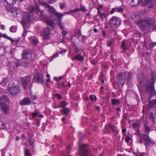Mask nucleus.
Here are the masks:
<instances>
[{
  "label": "nucleus",
  "instance_id": "nucleus-1",
  "mask_svg": "<svg viewBox=\"0 0 156 156\" xmlns=\"http://www.w3.org/2000/svg\"><path fill=\"white\" fill-rule=\"evenodd\" d=\"M156 78L155 74L152 72L145 75L140 74L138 76V87L142 98L143 95H145V97L148 95L150 100L151 97L156 94L154 87Z\"/></svg>",
  "mask_w": 156,
  "mask_h": 156
},
{
  "label": "nucleus",
  "instance_id": "nucleus-2",
  "mask_svg": "<svg viewBox=\"0 0 156 156\" xmlns=\"http://www.w3.org/2000/svg\"><path fill=\"white\" fill-rule=\"evenodd\" d=\"M154 20L151 18H146L144 20L140 19L136 22L140 29L144 32H148L150 29H156V25L154 24Z\"/></svg>",
  "mask_w": 156,
  "mask_h": 156
},
{
  "label": "nucleus",
  "instance_id": "nucleus-3",
  "mask_svg": "<svg viewBox=\"0 0 156 156\" xmlns=\"http://www.w3.org/2000/svg\"><path fill=\"white\" fill-rule=\"evenodd\" d=\"M35 7L32 5H30L28 7V10L29 12L32 13H35L37 14L41 19L45 20L47 24L52 28L55 27V23L52 20L46 18V16L44 13V11L41 10L39 9V5L37 4L35 5Z\"/></svg>",
  "mask_w": 156,
  "mask_h": 156
},
{
  "label": "nucleus",
  "instance_id": "nucleus-4",
  "mask_svg": "<svg viewBox=\"0 0 156 156\" xmlns=\"http://www.w3.org/2000/svg\"><path fill=\"white\" fill-rule=\"evenodd\" d=\"M30 65L31 62L30 61L20 62L13 58H9L8 59L7 63V66L8 67L9 69L11 71H13L15 68H17L20 66L28 67L30 66Z\"/></svg>",
  "mask_w": 156,
  "mask_h": 156
},
{
  "label": "nucleus",
  "instance_id": "nucleus-5",
  "mask_svg": "<svg viewBox=\"0 0 156 156\" xmlns=\"http://www.w3.org/2000/svg\"><path fill=\"white\" fill-rule=\"evenodd\" d=\"M7 5H6L5 9L6 11L10 14L14 15L17 14L16 9L14 8L13 5L16 3V0H4Z\"/></svg>",
  "mask_w": 156,
  "mask_h": 156
},
{
  "label": "nucleus",
  "instance_id": "nucleus-6",
  "mask_svg": "<svg viewBox=\"0 0 156 156\" xmlns=\"http://www.w3.org/2000/svg\"><path fill=\"white\" fill-rule=\"evenodd\" d=\"M31 15L30 13L26 12L24 14L22 18L21 24L23 27H26L28 24L31 21Z\"/></svg>",
  "mask_w": 156,
  "mask_h": 156
},
{
  "label": "nucleus",
  "instance_id": "nucleus-7",
  "mask_svg": "<svg viewBox=\"0 0 156 156\" xmlns=\"http://www.w3.org/2000/svg\"><path fill=\"white\" fill-rule=\"evenodd\" d=\"M44 74L43 73H37L34 75L33 80L35 82L38 83H41L44 85Z\"/></svg>",
  "mask_w": 156,
  "mask_h": 156
},
{
  "label": "nucleus",
  "instance_id": "nucleus-8",
  "mask_svg": "<svg viewBox=\"0 0 156 156\" xmlns=\"http://www.w3.org/2000/svg\"><path fill=\"white\" fill-rule=\"evenodd\" d=\"M79 153L81 156H89L88 155L89 154L88 149L85 144H83L79 147Z\"/></svg>",
  "mask_w": 156,
  "mask_h": 156
},
{
  "label": "nucleus",
  "instance_id": "nucleus-9",
  "mask_svg": "<svg viewBox=\"0 0 156 156\" xmlns=\"http://www.w3.org/2000/svg\"><path fill=\"white\" fill-rule=\"evenodd\" d=\"M108 23L112 26L117 27L120 24L121 20L117 16H113L109 19Z\"/></svg>",
  "mask_w": 156,
  "mask_h": 156
},
{
  "label": "nucleus",
  "instance_id": "nucleus-10",
  "mask_svg": "<svg viewBox=\"0 0 156 156\" xmlns=\"http://www.w3.org/2000/svg\"><path fill=\"white\" fill-rule=\"evenodd\" d=\"M50 32V29L49 27L47 26L43 28L41 32V34L43 40H48L49 39Z\"/></svg>",
  "mask_w": 156,
  "mask_h": 156
},
{
  "label": "nucleus",
  "instance_id": "nucleus-11",
  "mask_svg": "<svg viewBox=\"0 0 156 156\" xmlns=\"http://www.w3.org/2000/svg\"><path fill=\"white\" fill-rule=\"evenodd\" d=\"M142 136V137H141L140 138L143 139L145 141L144 144L147 148H148L151 146L153 145V142L150 139L148 135V133H146L145 134H143Z\"/></svg>",
  "mask_w": 156,
  "mask_h": 156
},
{
  "label": "nucleus",
  "instance_id": "nucleus-12",
  "mask_svg": "<svg viewBox=\"0 0 156 156\" xmlns=\"http://www.w3.org/2000/svg\"><path fill=\"white\" fill-rule=\"evenodd\" d=\"M126 78V73H120L116 77L117 81L123 86Z\"/></svg>",
  "mask_w": 156,
  "mask_h": 156
},
{
  "label": "nucleus",
  "instance_id": "nucleus-13",
  "mask_svg": "<svg viewBox=\"0 0 156 156\" xmlns=\"http://www.w3.org/2000/svg\"><path fill=\"white\" fill-rule=\"evenodd\" d=\"M8 87V91L12 95H15L20 92L19 87L18 86H13L12 87V85L9 84Z\"/></svg>",
  "mask_w": 156,
  "mask_h": 156
},
{
  "label": "nucleus",
  "instance_id": "nucleus-14",
  "mask_svg": "<svg viewBox=\"0 0 156 156\" xmlns=\"http://www.w3.org/2000/svg\"><path fill=\"white\" fill-rule=\"evenodd\" d=\"M31 104V100L29 97H25L19 101L20 106L29 105Z\"/></svg>",
  "mask_w": 156,
  "mask_h": 156
},
{
  "label": "nucleus",
  "instance_id": "nucleus-15",
  "mask_svg": "<svg viewBox=\"0 0 156 156\" xmlns=\"http://www.w3.org/2000/svg\"><path fill=\"white\" fill-rule=\"evenodd\" d=\"M0 108L5 114H8L9 113V105L5 103H0Z\"/></svg>",
  "mask_w": 156,
  "mask_h": 156
},
{
  "label": "nucleus",
  "instance_id": "nucleus-16",
  "mask_svg": "<svg viewBox=\"0 0 156 156\" xmlns=\"http://www.w3.org/2000/svg\"><path fill=\"white\" fill-rule=\"evenodd\" d=\"M22 58L23 59H27L32 57V54L29 49L23 50L22 52Z\"/></svg>",
  "mask_w": 156,
  "mask_h": 156
},
{
  "label": "nucleus",
  "instance_id": "nucleus-17",
  "mask_svg": "<svg viewBox=\"0 0 156 156\" xmlns=\"http://www.w3.org/2000/svg\"><path fill=\"white\" fill-rule=\"evenodd\" d=\"M154 107V111L155 112V115H156V99L152 101H150L148 107V110H150L151 108Z\"/></svg>",
  "mask_w": 156,
  "mask_h": 156
},
{
  "label": "nucleus",
  "instance_id": "nucleus-18",
  "mask_svg": "<svg viewBox=\"0 0 156 156\" xmlns=\"http://www.w3.org/2000/svg\"><path fill=\"white\" fill-rule=\"evenodd\" d=\"M31 79V77L29 76L22 78V81L25 89L27 88V86L29 84Z\"/></svg>",
  "mask_w": 156,
  "mask_h": 156
},
{
  "label": "nucleus",
  "instance_id": "nucleus-19",
  "mask_svg": "<svg viewBox=\"0 0 156 156\" xmlns=\"http://www.w3.org/2000/svg\"><path fill=\"white\" fill-rule=\"evenodd\" d=\"M6 119L4 117L1 118L0 119V129H5L6 127L5 125Z\"/></svg>",
  "mask_w": 156,
  "mask_h": 156
},
{
  "label": "nucleus",
  "instance_id": "nucleus-20",
  "mask_svg": "<svg viewBox=\"0 0 156 156\" xmlns=\"http://www.w3.org/2000/svg\"><path fill=\"white\" fill-rule=\"evenodd\" d=\"M124 10L122 7L121 6H119V7H115L113 8L112 9L110 13L113 14L115 12H123Z\"/></svg>",
  "mask_w": 156,
  "mask_h": 156
},
{
  "label": "nucleus",
  "instance_id": "nucleus-21",
  "mask_svg": "<svg viewBox=\"0 0 156 156\" xmlns=\"http://www.w3.org/2000/svg\"><path fill=\"white\" fill-rule=\"evenodd\" d=\"M59 112L60 114L62 115H68V108L66 107L63 109H61L60 110Z\"/></svg>",
  "mask_w": 156,
  "mask_h": 156
},
{
  "label": "nucleus",
  "instance_id": "nucleus-22",
  "mask_svg": "<svg viewBox=\"0 0 156 156\" xmlns=\"http://www.w3.org/2000/svg\"><path fill=\"white\" fill-rule=\"evenodd\" d=\"M71 36L73 38L74 37H76V38H79L82 37V34L80 31H76L73 34H71Z\"/></svg>",
  "mask_w": 156,
  "mask_h": 156
},
{
  "label": "nucleus",
  "instance_id": "nucleus-23",
  "mask_svg": "<svg viewBox=\"0 0 156 156\" xmlns=\"http://www.w3.org/2000/svg\"><path fill=\"white\" fill-rule=\"evenodd\" d=\"M45 6L46 8L48 9L47 10L48 11L53 14H54L56 11L55 9L53 6L49 5L47 4H45Z\"/></svg>",
  "mask_w": 156,
  "mask_h": 156
},
{
  "label": "nucleus",
  "instance_id": "nucleus-24",
  "mask_svg": "<svg viewBox=\"0 0 156 156\" xmlns=\"http://www.w3.org/2000/svg\"><path fill=\"white\" fill-rule=\"evenodd\" d=\"M98 16L101 19V20H102L103 19L107 18V13L105 12H101L99 8H98Z\"/></svg>",
  "mask_w": 156,
  "mask_h": 156
},
{
  "label": "nucleus",
  "instance_id": "nucleus-25",
  "mask_svg": "<svg viewBox=\"0 0 156 156\" xmlns=\"http://www.w3.org/2000/svg\"><path fill=\"white\" fill-rule=\"evenodd\" d=\"M84 59V58L81 55V54H79L76 55L74 58H72V60L73 61L74 59H75L80 62H82L83 61Z\"/></svg>",
  "mask_w": 156,
  "mask_h": 156
},
{
  "label": "nucleus",
  "instance_id": "nucleus-26",
  "mask_svg": "<svg viewBox=\"0 0 156 156\" xmlns=\"http://www.w3.org/2000/svg\"><path fill=\"white\" fill-rule=\"evenodd\" d=\"M67 105V103L65 101H61L58 105V108H61V109H63L66 107Z\"/></svg>",
  "mask_w": 156,
  "mask_h": 156
},
{
  "label": "nucleus",
  "instance_id": "nucleus-27",
  "mask_svg": "<svg viewBox=\"0 0 156 156\" xmlns=\"http://www.w3.org/2000/svg\"><path fill=\"white\" fill-rule=\"evenodd\" d=\"M9 101V99L7 96L4 95L0 97V103L8 102Z\"/></svg>",
  "mask_w": 156,
  "mask_h": 156
},
{
  "label": "nucleus",
  "instance_id": "nucleus-28",
  "mask_svg": "<svg viewBox=\"0 0 156 156\" xmlns=\"http://www.w3.org/2000/svg\"><path fill=\"white\" fill-rule=\"evenodd\" d=\"M71 40L72 41V42L73 43V47L74 48V51L77 54H80L79 52L80 51V50L78 48L74 43L75 42V39L74 40L73 39H71Z\"/></svg>",
  "mask_w": 156,
  "mask_h": 156
},
{
  "label": "nucleus",
  "instance_id": "nucleus-29",
  "mask_svg": "<svg viewBox=\"0 0 156 156\" xmlns=\"http://www.w3.org/2000/svg\"><path fill=\"white\" fill-rule=\"evenodd\" d=\"M81 10L83 11H85V8L84 7H81V9H75L73 10H71L69 11V14H70L72 13H75L76 12H77L79 11H80Z\"/></svg>",
  "mask_w": 156,
  "mask_h": 156
},
{
  "label": "nucleus",
  "instance_id": "nucleus-30",
  "mask_svg": "<svg viewBox=\"0 0 156 156\" xmlns=\"http://www.w3.org/2000/svg\"><path fill=\"white\" fill-rule=\"evenodd\" d=\"M149 117L152 120V123H154L155 122V117L153 112H150L149 113Z\"/></svg>",
  "mask_w": 156,
  "mask_h": 156
},
{
  "label": "nucleus",
  "instance_id": "nucleus-31",
  "mask_svg": "<svg viewBox=\"0 0 156 156\" xmlns=\"http://www.w3.org/2000/svg\"><path fill=\"white\" fill-rule=\"evenodd\" d=\"M143 1L141 0H132L131 2L132 3H134L132 4L133 6H138L139 3L141 2H142Z\"/></svg>",
  "mask_w": 156,
  "mask_h": 156
},
{
  "label": "nucleus",
  "instance_id": "nucleus-32",
  "mask_svg": "<svg viewBox=\"0 0 156 156\" xmlns=\"http://www.w3.org/2000/svg\"><path fill=\"white\" fill-rule=\"evenodd\" d=\"M7 52V49L4 47H0V56H2Z\"/></svg>",
  "mask_w": 156,
  "mask_h": 156
},
{
  "label": "nucleus",
  "instance_id": "nucleus-33",
  "mask_svg": "<svg viewBox=\"0 0 156 156\" xmlns=\"http://www.w3.org/2000/svg\"><path fill=\"white\" fill-rule=\"evenodd\" d=\"M127 42V41L125 40H123L122 42L121 46L124 50H126L128 49V47L126 44Z\"/></svg>",
  "mask_w": 156,
  "mask_h": 156
},
{
  "label": "nucleus",
  "instance_id": "nucleus-34",
  "mask_svg": "<svg viewBox=\"0 0 156 156\" xmlns=\"http://www.w3.org/2000/svg\"><path fill=\"white\" fill-rule=\"evenodd\" d=\"M2 37L4 38H6L9 40H12V38L9 37L7 35L5 34H3L0 32V37Z\"/></svg>",
  "mask_w": 156,
  "mask_h": 156
},
{
  "label": "nucleus",
  "instance_id": "nucleus-35",
  "mask_svg": "<svg viewBox=\"0 0 156 156\" xmlns=\"http://www.w3.org/2000/svg\"><path fill=\"white\" fill-rule=\"evenodd\" d=\"M17 28L16 26H12L9 28L10 31L12 33H15L17 30Z\"/></svg>",
  "mask_w": 156,
  "mask_h": 156
},
{
  "label": "nucleus",
  "instance_id": "nucleus-36",
  "mask_svg": "<svg viewBox=\"0 0 156 156\" xmlns=\"http://www.w3.org/2000/svg\"><path fill=\"white\" fill-rule=\"evenodd\" d=\"M109 128L111 129L113 132H115V131H116V130L115 129L116 128V126H115L109 124L108 126H107L106 127V128L108 129Z\"/></svg>",
  "mask_w": 156,
  "mask_h": 156
},
{
  "label": "nucleus",
  "instance_id": "nucleus-37",
  "mask_svg": "<svg viewBox=\"0 0 156 156\" xmlns=\"http://www.w3.org/2000/svg\"><path fill=\"white\" fill-rule=\"evenodd\" d=\"M54 14L56 16L57 18L58 19V21L59 20L61 21V18L63 16V14L61 13H58L56 11L54 13Z\"/></svg>",
  "mask_w": 156,
  "mask_h": 156
},
{
  "label": "nucleus",
  "instance_id": "nucleus-38",
  "mask_svg": "<svg viewBox=\"0 0 156 156\" xmlns=\"http://www.w3.org/2000/svg\"><path fill=\"white\" fill-rule=\"evenodd\" d=\"M7 83V78H3L1 82V84L3 86H5L6 85Z\"/></svg>",
  "mask_w": 156,
  "mask_h": 156
},
{
  "label": "nucleus",
  "instance_id": "nucleus-39",
  "mask_svg": "<svg viewBox=\"0 0 156 156\" xmlns=\"http://www.w3.org/2000/svg\"><path fill=\"white\" fill-rule=\"evenodd\" d=\"M24 154L25 156H32V155L30 153L29 150L27 148L25 149Z\"/></svg>",
  "mask_w": 156,
  "mask_h": 156
},
{
  "label": "nucleus",
  "instance_id": "nucleus-40",
  "mask_svg": "<svg viewBox=\"0 0 156 156\" xmlns=\"http://www.w3.org/2000/svg\"><path fill=\"white\" fill-rule=\"evenodd\" d=\"M111 103L113 105L119 104V100L115 99H113L112 100Z\"/></svg>",
  "mask_w": 156,
  "mask_h": 156
},
{
  "label": "nucleus",
  "instance_id": "nucleus-41",
  "mask_svg": "<svg viewBox=\"0 0 156 156\" xmlns=\"http://www.w3.org/2000/svg\"><path fill=\"white\" fill-rule=\"evenodd\" d=\"M67 73H66L64 75L62 76H60V77H55V80L56 81H59L62 79V78H65L66 77H67L66 75L67 74Z\"/></svg>",
  "mask_w": 156,
  "mask_h": 156
},
{
  "label": "nucleus",
  "instance_id": "nucleus-42",
  "mask_svg": "<svg viewBox=\"0 0 156 156\" xmlns=\"http://www.w3.org/2000/svg\"><path fill=\"white\" fill-rule=\"evenodd\" d=\"M58 26L61 29L63 30L65 29L64 24L61 23L60 20L58 21Z\"/></svg>",
  "mask_w": 156,
  "mask_h": 156
},
{
  "label": "nucleus",
  "instance_id": "nucleus-43",
  "mask_svg": "<svg viewBox=\"0 0 156 156\" xmlns=\"http://www.w3.org/2000/svg\"><path fill=\"white\" fill-rule=\"evenodd\" d=\"M23 28L24 29V31L22 37L23 38V39H25V37L27 34V31L26 29V27H23Z\"/></svg>",
  "mask_w": 156,
  "mask_h": 156
},
{
  "label": "nucleus",
  "instance_id": "nucleus-44",
  "mask_svg": "<svg viewBox=\"0 0 156 156\" xmlns=\"http://www.w3.org/2000/svg\"><path fill=\"white\" fill-rule=\"evenodd\" d=\"M127 80L129 82L131 80H132V74L130 73H128L127 76Z\"/></svg>",
  "mask_w": 156,
  "mask_h": 156
},
{
  "label": "nucleus",
  "instance_id": "nucleus-45",
  "mask_svg": "<svg viewBox=\"0 0 156 156\" xmlns=\"http://www.w3.org/2000/svg\"><path fill=\"white\" fill-rule=\"evenodd\" d=\"M135 134L136 135L139 136L140 138L142 137L143 134H141L140 130L139 129H138L137 130L136 133H135Z\"/></svg>",
  "mask_w": 156,
  "mask_h": 156
},
{
  "label": "nucleus",
  "instance_id": "nucleus-46",
  "mask_svg": "<svg viewBox=\"0 0 156 156\" xmlns=\"http://www.w3.org/2000/svg\"><path fill=\"white\" fill-rule=\"evenodd\" d=\"M40 113L39 112H35L31 114V116L33 118H34L36 117L37 116H38V115Z\"/></svg>",
  "mask_w": 156,
  "mask_h": 156
},
{
  "label": "nucleus",
  "instance_id": "nucleus-47",
  "mask_svg": "<svg viewBox=\"0 0 156 156\" xmlns=\"http://www.w3.org/2000/svg\"><path fill=\"white\" fill-rule=\"evenodd\" d=\"M38 41L36 39H33L31 41V44L34 45H36Z\"/></svg>",
  "mask_w": 156,
  "mask_h": 156
},
{
  "label": "nucleus",
  "instance_id": "nucleus-48",
  "mask_svg": "<svg viewBox=\"0 0 156 156\" xmlns=\"http://www.w3.org/2000/svg\"><path fill=\"white\" fill-rule=\"evenodd\" d=\"M59 4L60 5V8L62 10L63 9L66 7L65 3L62 4L61 3H59Z\"/></svg>",
  "mask_w": 156,
  "mask_h": 156
},
{
  "label": "nucleus",
  "instance_id": "nucleus-49",
  "mask_svg": "<svg viewBox=\"0 0 156 156\" xmlns=\"http://www.w3.org/2000/svg\"><path fill=\"white\" fill-rule=\"evenodd\" d=\"M151 0H146V1L143 3L142 5L144 6L147 5L149 3Z\"/></svg>",
  "mask_w": 156,
  "mask_h": 156
},
{
  "label": "nucleus",
  "instance_id": "nucleus-50",
  "mask_svg": "<svg viewBox=\"0 0 156 156\" xmlns=\"http://www.w3.org/2000/svg\"><path fill=\"white\" fill-rule=\"evenodd\" d=\"M144 128L145 131L146 132L148 133L150 131V129L148 127L147 125H144Z\"/></svg>",
  "mask_w": 156,
  "mask_h": 156
},
{
  "label": "nucleus",
  "instance_id": "nucleus-51",
  "mask_svg": "<svg viewBox=\"0 0 156 156\" xmlns=\"http://www.w3.org/2000/svg\"><path fill=\"white\" fill-rule=\"evenodd\" d=\"M58 56V53H55L52 56L51 58V60H52L54 59L56 57H57Z\"/></svg>",
  "mask_w": 156,
  "mask_h": 156
},
{
  "label": "nucleus",
  "instance_id": "nucleus-52",
  "mask_svg": "<svg viewBox=\"0 0 156 156\" xmlns=\"http://www.w3.org/2000/svg\"><path fill=\"white\" fill-rule=\"evenodd\" d=\"M61 120L62 121V122L63 123V125H64L67 123V120H66V118L65 117H62V118Z\"/></svg>",
  "mask_w": 156,
  "mask_h": 156
},
{
  "label": "nucleus",
  "instance_id": "nucleus-53",
  "mask_svg": "<svg viewBox=\"0 0 156 156\" xmlns=\"http://www.w3.org/2000/svg\"><path fill=\"white\" fill-rule=\"evenodd\" d=\"M41 120V119H39L37 120L36 122V125L37 126H40Z\"/></svg>",
  "mask_w": 156,
  "mask_h": 156
},
{
  "label": "nucleus",
  "instance_id": "nucleus-54",
  "mask_svg": "<svg viewBox=\"0 0 156 156\" xmlns=\"http://www.w3.org/2000/svg\"><path fill=\"white\" fill-rule=\"evenodd\" d=\"M55 96L59 99H61L62 98V97L60 94H55Z\"/></svg>",
  "mask_w": 156,
  "mask_h": 156
},
{
  "label": "nucleus",
  "instance_id": "nucleus-55",
  "mask_svg": "<svg viewBox=\"0 0 156 156\" xmlns=\"http://www.w3.org/2000/svg\"><path fill=\"white\" fill-rule=\"evenodd\" d=\"M131 140L130 137L129 136H127L125 138V140L126 143H128L129 140Z\"/></svg>",
  "mask_w": 156,
  "mask_h": 156
},
{
  "label": "nucleus",
  "instance_id": "nucleus-56",
  "mask_svg": "<svg viewBox=\"0 0 156 156\" xmlns=\"http://www.w3.org/2000/svg\"><path fill=\"white\" fill-rule=\"evenodd\" d=\"M57 0H48V3L50 4H52Z\"/></svg>",
  "mask_w": 156,
  "mask_h": 156
},
{
  "label": "nucleus",
  "instance_id": "nucleus-57",
  "mask_svg": "<svg viewBox=\"0 0 156 156\" xmlns=\"http://www.w3.org/2000/svg\"><path fill=\"white\" fill-rule=\"evenodd\" d=\"M31 98L33 100H36L37 98V96L35 95H31Z\"/></svg>",
  "mask_w": 156,
  "mask_h": 156
},
{
  "label": "nucleus",
  "instance_id": "nucleus-58",
  "mask_svg": "<svg viewBox=\"0 0 156 156\" xmlns=\"http://www.w3.org/2000/svg\"><path fill=\"white\" fill-rule=\"evenodd\" d=\"M133 127L135 128H138V125L136 123H134L133 124Z\"/></svg>",
  "mask_w": 156,
  "mask_h": 156
},
{
  "label": "nucleus",
  "instance_id": "nucleus-59",
  "mask_svg": "<svg viewBox=\"0 0 156 156\" xmlns=\"http://www.w3.org/2000/svg\"><path fill=\"white\" fill-rule=\"evenodd\" d=\"M34 140L31 136L28 137V141L29 142L34 141Z\"/></svg>",
  "mask_w": 156,
  "mask_h": 156
},
{
  "label": "nucleus",
  "instance_id": "nucleus-60",
  "mask_svg": "<svg viewBox=\"0 0 156 156\" xmlns=\"http://www.w3.org/2000/svg\"><path fill=\"white\" fill-rule=\"evenodd\" d=\"M155 45H156V43H151L150 44L149 46V47L150 48H153V47H154L155 46Z\"/></svg>",
  "mask_w": 156,
  "mask_h": 156
},
{
  "label": "nucleus",
  "instance_id": "nucleus-61",
  "mask_svg": "<svg viewBox=\"0 0 156 156\" xmlns=\"http://www.w3.org/2000/svg\"><path fill=\"white\" fill-rule=\"evenodd\" d=\"M10 41L12 43H17L18 42L19 40H15L12 39V40H11Z\"/></svg>",
  "mask_w": 156,
  "mask_h": 156
},
{
  "label": "nucleus",
  "instance_id": "nucleus-62",
  "mask_svg": "<svg viewBox=\"0 0 156 156\" xmlns=\"http://www.w3.org/2000/svg\"><path fill=\"white\" fill-rule=\"evenodd\" d=\"M115 80V79L114 77H112L111 78L110 81L112 83L114 82Z\"/></svg>",
  "mask_w": 156,
  "mask_h": 156
},
{
  "label": "nucleus",
  "instance_id": "nucleus-63",
  "mask_svg": "<svg viewBox=\"0 0 156 156\" xmlns=\"http://www.w3.org/2000/svg\"><path fill=\"white\" fill-rule=\"evenodd\" d=\"M101 33H102V34L103 35V37H104L106 34V33L105 31L104 30H102L101 31Z\"/></svg>",
  "mask_w": 156,
  "mask_h": 156
},
{
  "label": "nucleus",
  "instance_id": "nucleus-64",
  "mask_svg": "<svg viewBox=\"0 0 156 156\" xmlns=\"http://www.w3.org/2000/svg\"><path fill=\"white\" fill-rule=\"evenodd\" d=\"M66 34H67V33L66 31H65L64 30H63L62 32V35L63 37H64L66 35Z\"/></svg>",
  "mask_w": 156,
  "mask_h": 156
}]
</instances>
